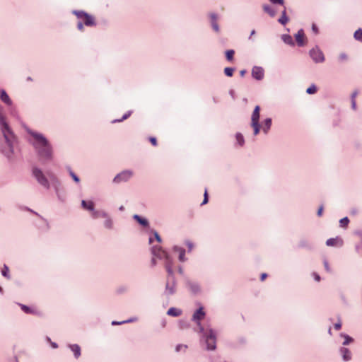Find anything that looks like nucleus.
Masks as SVG:
<instances>
[{
  "instance_id": "obj_1",
  "label": "nucleus",
  "mask_w": 362,
  "mask_h": 362,
  "mask_svg": "<svg viewBox=\"0 0 362 362\" xmlns=\"http://www.w3.org/2000/svg\"><path fill=\"white\" fill-rule=\"evenodd\" d=\"M33 138L32 144L38 156L43 160H51L53 158V149L49 141L42 134L30 132Z\"/></svg>"
},
{
  "instance_id": "obj_2",
  "label": "nucleus",
  "mask_w": 362,
  "mask_h": 362,
  "mask_svg": "<svg viewBox=\"0 0 362 362\" xmlns=\"http://www.w3.org/2000/svg\"><path fill=\"white\" fill-rule=\"evenodd\" d=\"M152 253L160 259H165V267L167 272L168 273V281L166 283L165 291L168 294H173L175 291V284L173 277V270L172 267V261L169 257L167 252L162 250L160 247L154 246L152 248Z\"/></svg>"
},
{
  "instance_id": "obj_3",
  "label": "nucleus",
  "mask_w": 362,
  "mask_h": 362,
  "mask_svg": "<svg viewBox=\"0 0 362 362\" xmlns=\"http://www.w3.org/2000/svg\"><path fill=\"white\" fill-rule=\"evenodd\" d=\"M0 127L2 132V134L5 138L6 143L8 144L10 148L12 147V144L15 141V136L8 127V124L6 122L5 117L0 112Z\"/></svg>"
},
{
  "instance_id": "obj_4",
  "label": "nucleus",
  "mask_w": 362,
  "mask_h": 362,
  "mask_svg": "<svg viewBox=\"0 0 362 362\" xmlns=\"http://www.w3.org/2000/svg\"><path fill=\"white\" fill-rule=\"evenodd\" d=\"M259 106L257 105L252 112L251 117V126L254 129V134L257 135L259 132L260 125L259 124Z\"/></svg>"
},
{
  "instance_id": "obj_5",
  "label": "nucleus",
  "mask_w": 362,
  "mask_h": 362,
  "mask_svg": "<svg viewBox=\"0 0 362 362\" xmlns=\"http://www.w3.org/2000/svg\"><path fill=\"white\" fill-rule=\"evenodd\" d=\"M74 13L77 18L83 20L84 24L87 26H93L95 24L94 18L84 11H74Z\"/></svg>"
},
{
  "instance_id": "obj_6",
  "label": "nucleus",
  "mask_w": 362,
  "mask_h": 362,
  "mask_svg": "<svg viewBox=\"0 0 362 362\" xmlns=\"http://www.w3.org/2000/svg\"><path fill=\"white\" fill-rule=\"evenodd\" d=\"M33 174L35 177L37 179V182L42 186L46 188L49 187V182L47 179L44 175L43 173L41 170L34 168L33 170Z\"/></svg>"
},
{
  "instance_id": "obj_7",
  "label": "nucleus",
  "mask_w": 362,
  "mask_h": 362,
  "mask_svg": "<svg viewBox=\"0 0 362 362\" xmlns=\"http://www.w3.org/2000/svg\"><path fill=\"white\" fill-rule=\"evenodd\" d=\"M205 337L207 349L214 350L216 349V336L213 330L206 331Z\"/></svg>"
},
{
  "instance_id": "obj_8",
  "label": "nucleus",
  "mask_w": 362,
  "mask_h": 362,
  "mask_svg": "<svg viewBox=\"0 0 362 362\" xmlns=\"http://www.w3.org/2000/svg\"><path fill=\"white\" fill-rule=\"evenodd\" d=\"M310 56L315 63H322L325 61L324 54L318 47L312 49L310 51Z\"/></svg>"
},
{
  "instance_id": "obj_9",
  "label": "nucleus",
  "mask_w": 362,
  "mask_h": 362,
  "mask_svg": "<svg viewBox=\"0 0 362 362\" xmlns=\"http://www.w3.org/2000/svg\"><path fill=\"white\" fill-rule=\"evenodd\" d=\"M132 176V173L129 170L123 171L114 178V182L119 183L122 181H127Z\"/></svg>"
},
{
  "instance_id": "obj_10",
  "label": "nucleus",
  "mask_w": 362,
  "mask_h": 362,
  "mask_svg": "<svg viewBox=\"0 0 362 362\" xmlns=\"http://www.w3.org/2000/svg\"><path fill=\"white\" fill-rule=\"evenodd\" d=\"M296 41L298 46L303 47L306 44V37L303 30H300L295 35Z\"/></svg>"
},
{
  "instance_id": "obj_11",
  "label": "nucleus",
  "mask_w": 362,
  "mask_h": 362,
  "mask_svg": "<svg viewBox=\"0 0 362 362\" xmlns=\"http://www.w3.org/2000/svg\"><path fill=\"white\" fill-rule=\"evenodd\" d=\"M18 305L21 307V310L26 314H30L34 315H40V311L36 308L28 307L21 303H18Z\"/></svg>"
},
{
  "instance_id": "obj_12",
  "label": "nucleus",
  "mask_w": 362,
  "mask_h": 362,
  "mask_svg": "<svg viewBox=\"0 0 362 362\" xmlns=\"http://www.w3.org/2000/svg\"><path fill=\"white\" fill-rule=\"evenodd\" d=\"M252 76L257 80H261L264 77V69L259 66H255L252 70Z\"/></svg>"
},
{
  "instance_id": "obj_13",
  "label": "nucleus",
  "mask_w": 362,
  "mask_h": 362,
  "mask_svg": "<svg viewBox=\"0 0 362 362\" xmlns=\"http://www.w3.org/2000/svg\"><path fill=\"white\" fill-rule=\"evenodd\" d=\"M205 316V313L203 310V308H199L193 315L192 319L193 320L197 322L198 325H200V320L204 319Z\"/></svg>"
},
{
  "instance_id": "obj_14",
  "label": "nucleus",
  "mask_w": 362,
  "mask_h": 362,
  "mask_svg": "<svg viewBox=\"0 0 362 362\" xmlns=\"http://www.w3.org/2000/svg\"><path fill=\"white\" fill-rule=\"evenodd\" d=\"M343 241L341 238H329L326 241V245L327 246H337L342 245Z\"/></svg>"
},
{
  "instance_id": "obj_15",
  "label": "nucleus",
  "mask_w": 362,
  "mask_h": 362,
  "mask_svg": "<svg viewBox=\"0 0 362 362\" xmlns=\"http://www.w3.org/2000/svg\"><path fill=\"white\" fill-rule=\"evenodd\" d=\"M69 348L74 352L76 358H78L81 356V348L78 344H71Z\"/></svg>"
},
{
  "instance_id": "obj_16",
  "label": "nucleus",
  "mask_w": 362,
  "mask_h": 362,
  "mask_svg": "<svg viewBox=\"0 0 362 362\" xmlns=\"http://www.w3.org/2000/svg\"><path fill=\"white\" fill-rule=\"evenodd\" d=\"M1 100L7 105L11 104V100L4 90H1L0 94Z\"/></svg>"
},
{
  "instance_id": "obj_17",
  "label": "nucleus",
  "mask_w": 362,
  "mask_h": 362,
  "mask_svg": "<svg viewBox=\"0 0 362 362\" xmlns=\"http://www.w3.org/2000/svg\"><path fill=\"white\" fill-rule=\"evenodd\" d=\"M167 314L170 316L178 317L182 314V311L175 308H170L168 309Z\"/></svg>"
},
{
  "instance_id": "obj_18",
  "label": "nucleus",
  "mask_w": 362,
  "mask_h": 362,
  "mask_svg": "<svg viewBox=\"0 0 362 362\" xmlns=\"http://www.w3.org/2000/svg\"><path fill=\"white\" fill-rule=\"evenodd\" d=\"M81 204L85 209H87L89 211H93L94 209V204L91 201L87 202V201L83 200L81 202Z\"/></svg>"
},
{
  "instance_id": "obj_19",
  "label": "nucleus",
  "mask_w": 362,
  "mask_h": 362,
  "mask_svg": "<svg viewBox=\"0 0 362 362\" xmlns=\"http://www.w3.org/2000/svg\"><path fill=\"white\" fill-rule=\"evenodd\" d=\"M134 219H135L138 223H139L141 225H142L143 226H148V221L146 219V218H144L141 216H139V215H134L133 216Z\"/></svg>"
},
{
  "instance_id": "obj_20",
  "label": "nucleus",
  "mask_w": 362,
  "mask_h": 362,
  "mask_svg": "<svg viewBox=\"0 0 362 362\" xmlns=\"http://www.w3.org/2000/svg\"><path fill=\"white\" fill-rule=\"evenodd\" d=\"M341 353L342 354L344 360L349 361L351 359V352L348 349L341 348Z\"/></svg>"
},
{
  "instance_id": "obj_21",
  "label": "nucleus",
  "mask_w": 362,
  "mask_h": 362,
  "mask_svg": "<svg viewBox=\"0 0 362 362\" xmlns=\"http://www.w3.org/2000/svg\"><path fill=\"white\" fill-rule=\"evenodd\" d=\"M271 125H272V119H269V118H267L264 121V124H263V131L265 132V133H267V132L269 131V129H270L271 127Z\"/></svg>"
},
{
  "instance_id": "obj_22",
  "label": "nucleus",
  "mask_w": 362,
  "mask_h": 362,
  "mask_svg": "<svg viewBox=\"0 0 362 362\" xmlns=\"http://www.w3.org/2000/svg\"><path fill=\"white\" fill-rule=\"evenodd\" d=\"M288 18L286 16V9L284 8V11H282L281 17L279 19V22L282 25H286L288 23Z\"/></svg>"
},
{
  "instance_id": "obj_23",
  "label": "nucleus",
  "mask_w": 362,
  "mask_h": 362,
  "mask_svg": "<svg viewBox=\"0 0 362 362\" xmlns=\"http://www.w3.org/2000/svg\"><path fill=\"white\" fill-rule=\"evenodd\" d=\"M175 250L179 252V259L181 262H184L185 260V251L182 248H179L177 247H175Z\"/></svg>"
},
{
  "instance_id": "obj_24",
  "label": "nucleus",
  "mask_w": 362,
  "mask_h": 362,
  "mask_svg": "<svg viewBox=\"0 0 362 362\" xmlns=\"http://www.w3.org/2000/svg\"><path fill=\"white\" fill-rule=\"evenodd\" d=\"M263 9L265 12H267L272 17H274L275 16V11L269 6L264 5L263 6Z\"/></svg>"
},
{
  "instance_id": "obj_25",
  "label": "nucleus",
  "mask_w": 362,
  "mask_h": 362,
  "mask_svg": "<svg viewBox=\"0 0 362 362\" xmlns=\"http://www.w3.org/2000/svg\"><path fill=\"white\" fill-rule=\"evenodd\" d=\"M283 40H284V42L288 44V45H294L293 38H292V37L291 35H284L283 36Z\"/></svg>"
},
{
  "instance_id": "obj_26",
  "label": "nucleus",
  "mask_w": 362,
  "mask_h": 362,
  "mask_svg": "<svg viewBox=\"0 0 362 362\" xmlns=\"http://www.w3.org/2000/svg\"><path fill=\"white\" fill-rule=\"evenodd\" d=\"M354 38L362 42V29L359 28L354 33Z\"/></svg>"
},
{
  "instance_id": "obj_27",
  "label": "nucleus",
  "mask_w": 362,
  "mask_h": 362,
  "mask_svg": "<svg viewBox=\"0 0 362 362\" xmlns=\"http://www.w3.org/2000/svg\"><path fill=\"white\" fill-rule=\"evenodd\" d=\"M236 141L239 144L240 146H243L244 144V138L243 136L240 133H237L235 135Z\"/></svg>"
},
{
  "instance_id": "obj_28",
  "label": "nucleus",
  "mask_w": 362,
  "mask_h": 362,
  "mask_svg": "<svg viewBox=\"0 0 362 362\" xmlns=\"http://www.w3.org/2000/svg\"><path fill=\"white\" fill-rule=\"evenodd\" d=\"M234 54H235L234 50H233V49L227 50V51L226 52V59H227L228 61H232V60L233 59Z\"/></svg>"
},
{
  "instance_id": "obj_29",
  "label": "nucleus",
  "mask_w": 362,
  "mask_h": 362,
  "mask_svg": "<svg viewBox=\"0 0 362 362\" xmlns=\"http://www.w3.org/2000/svg\"><path fill=\"white\" fill-rule=\"evenodd\" d=\"M349 223V220L347 217L343 218L339 221L340 226L342 228H346Z\"/></svg>"
},
{
  "instance_id": "obj_30",
  "label": "nucleus",
  "mask_w": 362,
  "mask_h": 362,
  "mask_svg": "<svg viewBox=\"0 0 362 362\" xmlns=\"http://www.w3.org/2000/svg\"><path fill=\"white\" fill-rule=\"evenodd\" d=\"M234 69L230 67H226L224 69V73L227 76L231 77L233 74Z\"/></svg>"
},
{
  "instance_id": "obj_31",
  "label": "nucleus",
  "mask_w": 362,
  "mask_h": 362,
  "mask_svg": "<svg viewBox=\"0 0 362 362\" xmlns=\"http://www.w3.org/2000/svg\"><path fill=\"white\" fill-rule=\"evenodd\" d=\"M317 92V87L315 85L310 86L307 88L306 93L308 94H314Z\"/></svg>"
},
{
  "instance_id": "obj_32",
  "label": "nucleus",
  "mask_w": 362,
  "mask_h": 362,
  "mask_svg": "<svg viewBox=\"0 0 362 362\" xmlns=\"http://www.w3.org/2000/svg\"><path fill=\"white\" fill-rule=\"evenodd\" d=\"M2 275L6 278H9L8 275V267L4 265V269L2 270Z\"/></svg>"
},
{
  "instance_id": "obj_33",
  "label": "nucleus",
  "mask_w": 362,
  "mask_h": 362,
  "mask_svg": "<svg viewBox=\"0 0 362 362\" xmlns=\"http://www.w3.org/2000/svg\"><path fill=\"white\" fill-rule=\"evenodd\" d=\"M69 174L76 182H79L80 180L78 177L71 170H69Z\"/></svg>"
},
{
  "instance_id": "obj_34",
  "label": "nucleus",
  "mask_w": 362,
  "mask_h": 362,
  "mask_svg": "<svg viewBox=\"0 0 362 362\" xmlns=\"http://www.w3.org/2000/svg\"><path fill=\"white\" fill-rule=\"evenodd\" d=\"M131 115V112H129L127 113H126L122 119H117L115 120V122H122L123 120L127 119Z\"/></svg>"
},
{
  "instance_id": "obj_35",
  "label": "nucleus",
  "mask_w": 362,
  "mask_h": 362,
  "mask_svg": "<svg viewBox=\"0 0 362 362\" xmlns=\"http://www.w3.org/2000/svg\"><path fill=\"white\" fill-rule=\"evenodd\" d=\"M204 200H203V202L202 203V205L206 204L208 202V192H207L206 189L204 192Z\"/></svg>"
},
{
  "instance_id": "obj_36",
  "label": "nucleus",
  "mask_w": 362,
  "mask_h": 362,
  "mask_svg": "<svg viewBox=\"0 0 362 362\" xmlns=\"http://www.w3.org/2000/svg\"><path fill=\"white\" fill-rule=\"evenodd\" d=\"M149 141L151 143V144L154 146H157V140H156V138L155 137H150L149 138Z\"/></svg>"
},
{
  "instance_id": "obj_37",
  "label": "nucleus",
  "mask_w": 362,
  "mask_h": 362,
  "mask_svg": "<svg viewBox=\"0 0 362 362\" xmlns=\"http://www.w3.org/2000/svg\"><path fill=\"white\" fill-rule=\"evenodd\" d=\"M352 341V339L349 337V336H346L345 337V341H344L343 344L344 345H347L349 344L351 341Z\"/></svg>"
},
{
  "instance_id": "obj_38",
  "label": "nucleus",
  "mask_w": 362,
  "mask_h": 362,
  "mask_svg": "<svg viewBox=\"0 0 362 362\" xmlns=\"http://www.w3.org/2000/svg\"><path fill=\"white\" fill-rule=\"evenodd\" d=\"M273 4H283L284 0H269Z\"/></svg>"
},
{
  "instance_id": "obj_39",
  "label": "nucleus",
  "mask_w": 362,
  "mask_h": 362,
  "mask_svg": "<svg viewBox=\"0 0 362 362\" xmlns=\"http://www.w3.org/2000/svg\"><path fill=\"white\" fill-rule=\"evenodd\" d=\"M154 236L158 243L161 242V238L160 237V235H158V233L157 232H154Z\"/></svg>"
},
{
  "instance_id": "obj_40",
  "label": "nucleus",
  "mask_w": 362,
  "mask_h": 362,
  "mask_svg": "<svg viewBox=\"0 0 362 362\" xmlns=\"http://www.w3.org/2000/svg\"><path fill=\"white\" fill-rule=\"evenodd\" d=\"M334 327L336 330H339L341 327V322H337V323H335L334 325Z\"/></svg>"
},
{
  "instance_id": "obj_41",
  "label": "nucleus",
  "mask_w": 362,
  "mask_h": 362,
  "mask_svg": "<svg viewBox=\"0 0 362 362\" xmlns=\"http://www.w3.org/2000/svg\"><path fill=\"white\" fill-rule=\"evenodd\" d=\"M77 28H78V29L80 31H83V23L81 22H78V25H77Z\"/></svg>"
},
{
  "instance_id": "obj_42",
  "label": "nucleus",
  "mask_w": 362,
  "mask_h": 362,
  "mask_svg": "<svg viewBox=\"0 0 362 362\" xmlns=\"http://www.w3.org/2000/svg\"><path fill=\"white\" fill-rule=\"evenodd\" d=\"M347 59V56L345 54H341L339 55V59L341 61H344V60H346Z\"/></svg>"
},
{
  "instance_id": "obj_43",
  "label": "nucleus",
  "mask_w": 362,
  "mask_h": 362,
  "mask_svg": "<svg viewBox=\"0 0 362 362\" xmlns=\"http://www.w3.org/2000/svg\"><path fill=\"white\" fill-rule=\"evenodd\" d=\"M184 348L185 349H187V346H183V345H178L176 347V351H180L181 350V349Z\"/></svg>"
},
{
  "instance_id": "obj_44",
  "label": "nucleus",
  "mask_w": 362,
  "mask_h": 362,
  "mask_svg": "<svg viewBox=\"0 0 362 362\" xmlns=\"http://www.w3.org/2000/svg\"><path fill=\"white\" fill-rule=\"evenodd\" d=\"M351 106H352V108L353 110H356V100H351Z\"/></svg>"
},
{
  "instance_id": "obj_45",
  "label": "nucleus",
  "mask_w": 362,
  "mask_h": 362,
  "mask_svg": "<svg viewBox=\"0 0 362 362\" xmlns=\"http://www.w3.org/2000/svg\"><path fill=\"white\" fill-rule=\"evenodd\" d=\"M322 211H323V206H320V208H319V209H318V211H317V215H318L319 216H322Z\"/></svg>"
},
{
  "instance_id": "obj_46",
  "label": "nucleus",
  "mask_w": 362,
  "mask_h": 362,
  "mask_svg": "<svg viewBox=\"0 0 362 362\" xmlns=\"http://www.w3.org/2000/svg\"><path fill=\"white\" fill-rule=\"evenodd\" d=\"M324 265H325V269L327 272H329L330 269H329V264H328V262L326 260L324 261Z\"/></svg>"
},
{
  "instance_id": "obj_47",
  "label": "nucleus",
  "mask_w": 362,
  "mask_h": 362,
  "mask_svg": "<svg viewBox=\"0 0 362 362\" xmlns=\"http://www.w3.org/2000/svg\"><path fill=\"white\" fill-rule=\"evenodd\" d=\"M358 95V91L355 90L352 94H351V100H356V97Z\"/></svg>"
},
{
  "instance_id": "obj_48",
  "label": "nucleus",
  "mask_w": 362,
  "mask_h": 362,
  "mask_svg": "<svg viewBox=\"0 0 362 362\" xmlns=\"http://www.w3.org/2000/svg\"><path fill=\"white\" fill-rule=\"evenodd\" d=\"M356 235L362 241V232H356Z\"/></svg>"
},
{
  "instance_id": "obj_49",
  "label": "nucleus",
  "mask_w": 362,
  "mask_h": 362,
  "mask_svg": "<svg viewBox=\"0 0 362 362\" xmlns=\"http://www.w3.org/2000/svg\"><path fill=\"white\" fill-rule=\"evenodd\" d=\"M267 274H265V273L262 274L261 277H260L261 281H263L267 278Z\"/></svg>"
},
{
  "instance_id": "obj_50",
  "label": "nucleus",
  "mask_w": 362,
  "mask_h": 362,
  "mask_svg": "<svg viewBox=\"0 0 362 362\" xmlns=\"http://www.w3.org/2000/svg\"><path fill=\"white\" fill-rule=\"evenodd\" d=\"M314 276H315V279L317 281H320V276L317 274H314Z\"/></svg>"
},
{
  "instance_id": "obj_51",
  "label": "nucleus",
  "mask_w": 362,
  "mask_h": 362,
  "mask_svg": "<svg viewBox=\"0 0 362 362\" xmlns=\"http://www.w3.org/2000/svg\"><path fill=\"white\" fill-rule=\"evenodd\" d=\"M187 247H188V248H189V251H190V250H192V247H193L192 243H187Z\"/></svg>"
},
{
  "instance_id": "obj_52",
  "label": "nucleus",
  "mask_w": 362,
  "mask_h": 362,
  "mask_svg": "<svg viewBox=\"0 0 362 362\" xmlns=\"http://www.w3.org/2000/svg\"><path fill=\"white\" fill-rule=\"evenodd\" d=\"M213 28L214 29L216 30V31H218V25L216 23H213Z\"/></svg>"
},
{
  "instance_id": "obj_53",
  "label": "nucleus",
  "mask_w": 362,
  "mask_h": 362,
  "mask_svg": "<svg viewBox=\"0 0 362 362\" xmlns=\"http://www.w3.org/2000/svg\"><path fill=\"white\" fill-rule=\"evenodd\" d=\"M313 31L315 33H318V30H317V28L315 25H313Z\"/></svg>"
},
{
  "instance_id": "obj_54",
  "label": "nucleus",
  "mask_w": 362,
  "mask_h": 362,
  "mask_svg": "<svg viewBox=\"0 0 362 362\" xmlns=\"http://www.w3.org/2000/svg\"><path fill=\"white\" fill-rule=\"evenodd\" d=\"M110 225H111V221H106V226L107 227H110Z\"/></svg>"
},
{
  "instance_id": "obj_55",
  "label": "nucleus",
  "mask_w": 362,
  "mask_h": 362,
  "mask_svg": "<svg viewBox=\"0 0 362 362\" xmlns=\"http://www.w3.org/2000/svg\"><path fill=\"white\" fill-rule=\"evenodd\" d=\"M51 344H52V346L53 348H57L58 347L57 344L56 343H54V342H52Z\"/></svg>"
},
{
  "instance_id": "obj_56",
  "label": "nucleus",
  "mask_w": 362,
  "mask_h": 362,
  "mask_svg": "<svg viewBox=\"0 0 362 362\" xmlns=\"http://www.w3.org/2000/svg\"><path fill=\"white\" fill-rule=\"evenodd\" d=\"M245 71H240V75H241L242 76H243L245 75Z\"/></svg>"
},
{
  "instance_id": "obj_57",
  "label": "nucleus",
  "mask_w": 362,
  "mask_h": 362,
  "mask_svg": "<svg viewBox=\"0 0 362 362\" xmlns=\"http://www.w3.org/2000/svg\"><path fill=\"white\" fill-rule=\"evenodd\" d=\"M255 30H253L251 32V35H250V37H251L252 35H255Z\"/></svg>"
},
{
  "instance_id": "obj_58",
  "label": "nucleus",
  "mask_w": 362,
  "mask_h": 362,
  "mask_svg": "<svg viewBox=\"0 0 362 362\" xmlns=\"http://www.w3.org/2000/svg\"><path fill=\"white\" fill-rule=\"evenodd\" d=\"M211 18H212L214 20H215V19H216V16H215V15H212V16H211Z\"/></svg>"
},
{
  "instance_id": "obj_59",
  "label": "nucleus",
  "mask_w": 362,
  "mask_h": 362,
  "mask_svg": "<svg viewBox=\"0 0 362 362\" xmlns=\"http://www.w3.org/2000/svg\"><path fill=\"white\" fill-rule=\"evenodd\" d=\"M153 242V239L151 238H149V243H151Z\"/></svg>"
},
{
  "instance_id": "obj_60",
  "label": "nucleus",
  "mask_w": 362,
  "mask_h": 362,
  "mask_svg": "<svg viewBox=\"0 0 362 362\" xmlns=\"http://www.w3.org/2000/svg\"><path fill=\"white\" fill-rule=\"evenodd\" d=\"M112 324H113V325H116V324H117V325H119V322H112Z\"/></svg>"
}]
</instances>
